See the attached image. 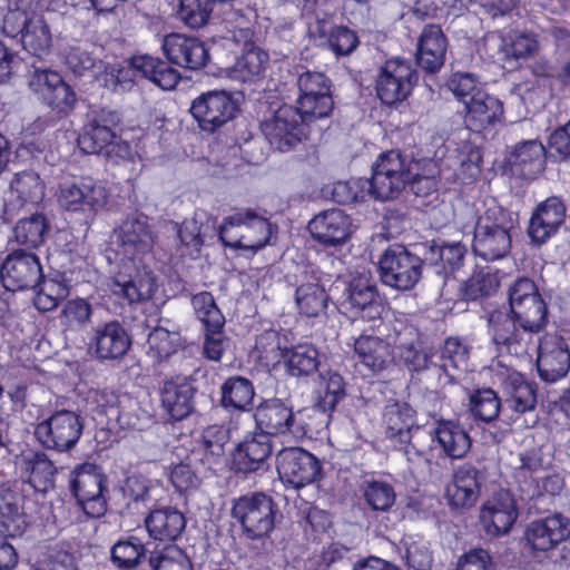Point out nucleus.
Instances as JSON below:
<instances>
[{
  "instance_id": "1",
  "label": "nucleus",
  "mask_w": 570,
  "mask_h": 570,
  "mask_svg": "<svg viewBox=\"0 0 570 570\" xmlns=\"http://www.w3.org/2000/svg\"><path fill=\"white\" fill-rule=\"evenodd\" d=\"M518 224V215L494 199L483 203L478 209L472 248L475 255L485 261L504 257L511 249L512 230Z\"/></svg>"
},
{
  "instance_id": "2",
  "label": "nucleus",
  "mask_w": 570,
  "mask_h": 570,
  "mask_svg": "<svg viewBox=\"0 0 570 570\" xmlns=\"http://www.w3.org/2000/svg\"><path fill=\"white\" fill-rule=\"evenodd\" d=\"M0 32L18 39L36 57L48 55L52 45L50 28L32 8V0H12L0 9Z\"/></svg>"
},
{
  "instance_id": "3",
  "label": "nucleus",
  "mask_w": 570,
  "mask_h": 570,
  "mask_svg": "<svg viewBox=\"0 0 570 570\" xmlns=\"http://www.w3.org/2000/svg\"><path fill=\"white\" fill-rule=\"evenodd\" d=\"M218 235L227 247L256 253L269 243L273 226L256 212L243 209L224 218Z\"/></svg>"
},
{
  "instance_id": "4",
  "label": "nucleus",
  "mask_w": 570,
  "mask_h": 570,
  "mask_svg": "<svg viewBox=\"0 0 570 570\" xmlns=\"http://www.w3.org/2000/svg\"><path fill=\"white\" fill-rule=\"evenodd\" d=\"M414 166L416 164L399 150L382 153L372 165L371 198L386 202L399 197L413 179Z\"/></svg>"
},
{
  "instance_id": "5",
  "label": "nucleus",
  "mask_w": 570,
  "mask_h": 570,
  "mask_svg": "<svg viewBox=\"0 0 570 570\" xmlns=\"http://www.w3.org/2000/svg\"><path fill=\"white\" fill-rule=\"evenodd\" d=\"M470 346L458 337H450L444 342L439 362L434 356L424 352L407 351L404 356L406 363L414 371L429 370L438 377L439 385L445 386L454 381V373L451 371L464 372L469 367Z\"/></svg>"
},
{
  "instance_id": "6",
  "label": "nucleus",
  "mask_w": 570,
  "mask_h": 570,
  "mask_svg": "<svg viewBox=\"0 0 570 570\" xmlns=\"http://www.w3.org/2000/svg\"><path fill=\"white\" fill-rule=\"evenodd\" d=\"M277 505L274 500L262 492L249 493L234 501L233 518L239 522L249 539L267 535L274 528Z\"/></svg>"
},
{
  "instance_id": "7",
  "label": "nucleus",
  "mask_w": 570,
  "mask_h": 570,
  "mask_svg": "<svg viewBox=\"0 0 570 570\" xmlns=\"http://www.w3.org/2000/svg\"><path fill=\"white\" fill-rule=\"evenodd\" d=\"M236 24L228 30L226 40L233 41L244 50L229 70L232 79L248 82L262 78L268 66V55L252 42L253 30L249 21L239 16Z\"/></svg>"
},
{
  "instance_id": "8",
  "label": "nucleus",
  "mask_w": 570,
  "mask_h": 570,
  "mask_svg": "<svg viewBox=\"0 0 570 570\" xmlns=\"http://www.w3.org/2000/svg\"><path fill=\"white\" fill-rule=\"evenodd\" d=\"M509 305L520 327L538 333L546 326L547 305L530 278H519L510 286Z\"/></svg>"
},
{
  "instance_id": "9",
  "label": "nucleus",
  "mask_w": 570,
  "mask_h": 570,
  "mask_svg": "<svg viewBox=\"0 0 570 570\" xmlns=\"http://www.w3.org/2000/svg\"><path fill=\"white\" fill-rule=\"evenodd\" d=\"M82 431L83 420L78 413L58 410L37 424L35 435L46 449L62 453L77 445Z\"/></svg>"
},
{
  "instance_id": "10",
  "label": "nucleus",
  "mask_w": 570,
  "mask_h": 570,
  "mask_svg": "<svg viewBox=\"0 0 570 570\" xmlns=\"http://www.w3.org/2000/svg\"><path fill=\"white\" fill-rule=\"evenodd\" d=\"M313 121L297 107L284 105L263 121L262 131L275 149L288 151L306 137V127Z\"/></svg>"
},
{
  "instance_id": "11",
  "label": "nucleus",
  "mask_w": 570,
  "mask_h": 570,
  "mask_svg": "<svg viewBox=\"0 0 570 570\" xmlns=\"http://www.w3.org/2000/svg\"><path fill=\"white\" fill-rule=\"evenodd\" d=\"M70 489L83 512L99 518L107 511L106 476L101 469L92 463L75 468L70 475Z\"/></svg>"
},
{
  "instance_id": "12",
  "label": "nucleus",
  "mask_w": 570,
  "mask_h": 570,
  "mask_svg": "<svg viewBox=\"0 0 570 570\" xmlns=\"http://www.w3.org/2000/svg\"><path fill=\"white\" fill-rule=\"evenodd\" d=\"M254 416L261 433L269 438L283 434L302 438L308 431L304 412L294 413L292 406L279 399H269L261 403Z\"/></svg>"
},
{
  "instance_id": "13",
  "label": "nucleus",
  "mask_w": 570,
  "mask_h": 570,
  "mask_svg": "<svg viewBox=\"0 0 570 570\" xmlns=\"http://www.w3.org/2000/svg\"><path fill=\"white\" fill-rule=\"evenodd\" d=\"M379 264L382 282L399 291L413 288L421 277L422 259L399 244L386 248Z\"/></svg>"
},
{
  "instance_id": "14",
  "label": "nucleus",
  "mask_w": 570,
  "mask_h": 570,
  "mask_svg": "<svg viewBox=\"0 0 570 570\" xmlns=\"http://www.w3.org/2000/svg\"><path fill=\"white\" fill-rule=\"evenodd\" d=\"M120 259L136 261L149 254L157 239V234L149 218L144 214H131L126 217L115 232Z\"/></svg>"
},
{
  "instance_id": "15",
  "label": "nucleus",
  "mask_w": 570,
  "mask_h": 570,
  "mask_svg": "<svg viewBox=\"0 0 570 570\" xmlns=\"http://www.w3.org/2000/svg\"><path fill=\"white\" fill-rule=\"evenodd\" d=\"M419 79L410 61L394 58L385 61L376 77V94L383 104L393 105L403 101Z\"/></svg>"
},
{
  "instance_id": "16",
  "label": "nucleus",
  "mask_w": 570,
  "mask_h": 570,
  "mask_svg": "<svg viewBox=\"0 0 570 570\" xmlns=\"http://www.w3.org/2000/svg\"><path fill=\"white\" fill-rule=\"evenodd\" d=\"M41 279L43 273L40 259L32 252L13 250L1 263L0 281L8 291L33 289Z\"/></svg>"
},
{
  "instance_id": "17",
  "label": "nucleus",
  "mask_w": 570,
  "mask_h": 570,
  "mask_svg": "<svg viewBox=\"0 0 570 570\" xmlns=\"http://www.w3.org/2000/svg\"><path fill=\"white\" fill-rule=\"evenodd\" d=\"M237 111L232 96L225 90H212L195 98L190 114L203 131L214 132L228 121Z\"/></svg>"
},
{
  "instance_id": "18",
  "label": "nucleus",
  "mask_w": 570,
  "mask_h": 570,
  "mask_svg": "<svg viewBox=\"0 0 570 570\" xmlns=\"http://www.w3.org/2000/svg\"><path fill=\"white\" fill-rule=\"evenodd\" d=\"M277 472L284 483L303 488L321 475V462L302 448H286L277 454Z\"/></svg>"
},
{
  "instance_id": "19",
  "label": "nucleus",
  "mask_w": 570,
  "mask_h": 570,
  "mask_svg": "<svg viewBox=\"0 0 570 570\" xmlns=\"http://www.w3.org/2000/svg\"><path fill=\"white\" fill-rule=\"evenodd\" d=\"M297 108L313 120L324 118L333 109L328 79L322 72L305 71L297 80Z\"/></svg>"
},
{
  "instance_id": "20",
  "label": "nucleus",
  "mask_w": 570,
  "mask_h": 570,
  "mask_svg": "<svg viewBox=\"0 0 570 570\" xmlns=\"http://www.w3.org/2000/svg\"><path fill=\"white\" fill-rule=\"evenodd\" d=\"M131 346V340L118 321L92 326L88 334V350L97 360L115 361L124 357Z\"/></svg>"
},
{
  "instance_id": "21",
  "label": "nucleus",
  "mask_w": 570,
  "mask_h": 570,
  "mask_svg": "<svg viewBox=\"0 0 570 570\" xmlns=\"http://www.w3.org/2000/svg\"><path fill=\"white\" fill-rule=\"evenodd\" d=\"M488 332L501 352L522 355L528 352L533 333L520 327L512 314L493 311L488 318Z\"/></svg>"
},
{
  "instance_id": "22",
  "label": "nucleus",
  "mask_w": 570,
  "mask_h": 570,
  "mask_svg": "<svg viewBox=\"0 0 570 570\" xmlns=\"http://www.w3.org/2000/svg\"><path fill=\"white\" fill-rule=\"evenodd\" d=\"M58 202L69 212L92 213L105 206L107 191L100 183L81 178L61 184Z\"/></svg>"
},
{
  "instance_id": "23",
  "label": "nucleus",
  "mask_w": 570,
  "mask_h": 570,
  "mask_svg": "<svg viewBox=\"0 0 570 570\" xmlns=\"http://www.w3.org/2000/svg\"><path fill=\"white\" fill-rule=\"evenodd\" d=\"M107 287L115 298L134 305L153 299L158 291V282L151 269L142 267L132 275L120 273L109 278Z\"/></svg>"
},
{
  "instance_id": "24",
  "label": "nucleus",
  "mask_w": 570,
  "mask_h": 570,
  "mask_svg": "<svg viewBox=\"0 0 570 570\" xmlns=\"http://www.w3.org/2000/svg\"><path fill=\"white\" fill-rule=\"evenodd\" d=\"M483 479L482 471L474 464L459 465L445 488L448 504L460 510L472 508L480 497Z\"/></svg>"
},
{
  "instance_id": "25",
  "label": "nucleus",
  "mask_w": 570,
  "mask_h": 570,
  "mask_svg": "<svg viewBox=\"0 0 570 570\" xmlns=\"http://www.w3.org/2000/svg\"><path fill=\"white\" fill-rule=\"evenodd\" d=\"M519 511L514 497L509 491H499L480 509V522L488 535L507 534L517 521Z\"/></svg>"
},
{
  "instance_id": "26",
  "label": "nucleus",
  "mask_w": 570,
  "mask_h": 570,
  "mask_svg": "<svg viewBox=\"0 0 570 570\" xmlns=\"http://www.w3.org/2000/svg\"><path fill=\"white\" fill-rule=\"evenodd\" d=\"M161 48L169 62L190 70L205 67L209 59L202 40L181 33L165 36Z\"/></svg>"
},
{
  "instance_id": "27",
  "label": "nucleus",
  "mask_w": 570,
  "mask_h": 570,
  "mask_svg": "<svg viewBox=\"0 0 570 570\" xmlns=\"http://www.w3.org/2000/svg\"><path fill=\"white\" fill-rule=\"evenodd\" d=\"M538 371L541 379L554 383L566 376L570 368V352L562 337L546 334L538 346Z\"/></svg>"
},
{
  "instance_id": "28",
  "label": "nucleus",
  "mask_w": 570,
  "mask_h": 570,
  "mask_svg": "<svg viewBox=\"0 0 570 570\" xmlns=\"http://www.w3.org/2000/svg\"><path fill=\"white\" fill-rule=\"evenodd\" d=\"M567 207L561 198L552 196L539 203L529 220L528 235L532 243L544 244L564 223Z\"/></svg>"
},
{
  "instance_id": "29",
  "label": "nucleus",
  "mask_w": 570,
  "mask_h": 570,
  "mask_svg": "<svg viewBox=\"0 0 570 570\" xmlns=\"http://www.w3.org/2000/svg\"><path fill=\"white\" fill-rule=\"evenodd\" d=\"M570 537V521L560 513L529 523L525 540L533 551H549Z\"/></svg>"
},
{
  "instance_id": "30",
  "label": "nucleus",
  "mask_w": 570,
  "mask_h": 570,
  "mask_svg": "<svg viewBox=\"0 0 570 570\" xmlns=\"http://www.w3.org/2000/svg\"><path fill=\"white\" fill-rule=\"evenodd\" d=\"M346 302L361 318L367 322L381 318L384 309L375 283L367 273H362L350 282L346 288Z\"/></svg>"
},
{
  "instance_id": "31",
  "label": "nucleus",
  "mask_w": 570,
  "mask_h": 570,
  "mask_svg": "<svg viewBox=\"0 0 570 570\" xmlns=\"http://www.w3.org/2000/svg\"><path fill=\"white\" fill-rule=\"evenodd\" d=\"M484 46L491 57L502 61L524 59L533 55L538 48L535 38L523 32H492L485 37Z\"/></svg>"
},
{
  "instance_id": "32",
  "label": "nucleus",
  "mask_w": 570,
  "mask_h": 570,
  "mask_svg": "<svg viewBox=\"0 0 570 570\" xmlns=\"http://www.w3.org/2000/svg\"><path fill=\"white\" fill-rule=\"evenodd\" d=\"M314 239L326 246L344 243L352 233V219L343 210L333 208L316 215L308 223Z\"/></svg>"
},
{
  "instance_id": "33",
  "label": "nucleus",
  "mask_w": 570,
  "mask_h": 570,
  "mask_svg": "<svg viewBox=\"0 0 570 570\" xmlns=\"http://www.w3.org/2000/svg\"><path fill=\"white\" fill-rule=\"evenodd\" d=\"M432 442H435L445 456L452 460L463 459L471 449V438L465 429L453 420H438L430 431Z\"/></svg>"
},
{
  "instance_id": "34",
  "label": "nucleus",
  "mask_w": 570,
  "mask_h": 570,
  "mask_svg": "<svg viewBox=\"0 0 570 570\" xmlns=\"http://www.w3.org/2000/svg\"><path fill=\"white\" fill-rule=\"evenodd\" d=\"M272 454L271 438L263 433L254 434L240 442L233 453V468L239 473L263 470Z\"/></svg>"
},
{
  "instance_id": "35",
  "label": "nucleus",
  "mask_w": 570,
  "mask_h": 570,
  "mask_svg": "<svg viewBox=\"0 0 570 570\" xmlns=\"http://www.w3.org/2000/svg\"><path fill=\"white\" fill-rule=\"evenodd\" d=\"M17 465L21 475L37 492L46 493L53 488L57 469L53 462L41 451L23 452Z\"/></svg>"
},
{
  "instance_id": "36",
  "label": "nucleus",
  "mask_w": 570,
  "mask_h": 570,
  "mask_svg": "<svg viewBox=\"0 0 570 570\" xmlns=\"http://www.w3.org/2000/svg\"><path fill=\"white\" fill-rule=\"evenodd\" d=\"M149 537L156 541H175L186 527L184 514L176 508L163 507L151 510L145 518Z\"/></svg>"
},
{
  "instance_id": "37",
  "label": "nucleus",
  "mask_w": 570,
  "mask_h": 570,
  "mask_svg": "<svg viewBox=\"0 0 570 570\" xmlns=\"http://www.w3.org/2000/svg\"><path fill=\"white\" fill-rule=\"evenodd\" d=\"M446 39L439 26H426L419 39L417 65L428 72H436L444 63Z\"/></svg>"
},
{
  "instance_id": "38",
  "label": "nucleus",
  "mask_w": 570,
  "mask_h": 570,
  "mask_svg": "<svg viewBox=\"0 0 570 570\" xmlns=\"http://www.w3.org/2000/svg\"><path fill=\"white\" fill-rule=\"evenodd\" d=\"M303 278L295 291V302L302 314L307 317H317L325 312L328 296L314 269H305Z\"/></svg>"
},
{
  "instance_id": "39",
  "label": "nucleus",
  "mask_w": 570,
  "mask_h": 570,
  "mask_svg": "<svg viewBox=\"0 0 570 570\" xmlns=\"http://www.w3.org/2000/svg\"><path fill=\"white\" fill-rule=\"evenodd\" d=\"M546 148L538 140H527L515 146L510 156V166L514 175L532 179L544 168Z\"/></svg>"
},
{
  "instance_id": "40",
  "label": "nucleus",
  "mask_w": 570,
  "mask_h": 570,
  "mask_svg": "<svg viewBox=\"0 0 570 570\" xmlns=\"http://www.w3.org/2000/svg\"><path fill=\"white\" fill-rule=\"evenodd\" d=\"M136 76H141L164 90H171L180 79L179 72L158 58L141 55L135 56L129 61Z\"/></svg>"
},
{
  "instance_id": "41",
  "label": "nucleus",
  "mask_w": 570,
  "mask_h": 570,
  "mask_svg": "<svg viewBox=\"0 0 570 570\" xmlns=\"http://www.w3.org/2000/svg\"><path fill=\"white\" fill-rule=\"evenodd\" d=\"M22 497L6 485H0V530L9 537L20 535L27 527Z\"/></svg>"
},
{
  "instance_id": "42",
  "label": "nucleus",
  "mask_w": 570,
  "mask_h": 570,
  "mask_svg": "<svg viewBox=\"0 0 570 570\" xmlns=\"http://www.w3.org/2000/svg\"><path fill=\"white\" fill-rule=\"evenodd\" d=\"M414 415L415 411L407 403H389L383 414L387 438L396 439L400 444L409 443L413 430L419 429L415 425Z\"/></svg>"
},
{
  "instance_id": "43",
  "label": "nucleus",
  "mask_w": 570,
  "mask_h": 570,
  "mask_svg": "<svg viewBox=\"0 0 570 570\" xmlns=\"http://www.w3.org/2000/svg\"><path fill=\"white\" fill-rule=\"evenodd\" d=\"M466 117L465 121L469 127L475 130H481L500 121L503 115L501 101L482 91L476 94L474 98H470L465 105Z\"/></svg>"
},
{
  "instance_id": "44",
  "label": "nucleus",
  "mask_w": 570,
  "mask_h": 570,
  "mask_svg": "<svg viewBox=\"0 0 570 570\" xmlns=\"http://www.w3.org/2000/svg\"><path fill=\"white\" fill-rule=\"evenodd\" d=\"M194 387L186 380L168 381L161 390V403L174 420H183L193 410Z\"/></svg>"
},
{
  "instance_id": "45",
  "label": "nucleus",
  "mask_w": 570,
  "mask_h": 570,
  "mask_svg": "<svg viewBox=\"0 0 570 570\" xmlns=\"http://www.w3.org/2000/svg\"><path fill=\"white\" fill-rule=\"evenodd\" d=\"M508 405L518 413L534 410L537 394L533 385L518 372H509L502 382Z\"/></svg>"
},
{
  "instance_id": "46",
  "label": "nucleus",
  "mask_w": 570,
  "mask_h": 570,
  "mask_svg": "<svg viewBox=\"0 0 570 570\" xmlns=\"http://www.w3.org/2000/svg\"><path fill=\"white\" fill-rule=\"evenodd\" d=\"M466 247L461 242L433 244L425 254V259L435 267L436 273L452 274L464 262Z\"/></svg>"
},
{
  "instance_id": "47",
  "label": "nucleus",
  "mask_w": 570,
  "mask_h": 570,
  "mask_svg": "<svg viewBox=\"0 0 570 570\" xmlns=\"http://www.w3.org/2000/svg\"><path fill=\"white\" fill-rule=\"evenodd\" d=\"M354 351L360 362L372 371H381L391 360L390 345L380 337L361 335L354 342Z\"/></svg>"
},
{
  "instance_id": "48",
  "label": "nucleus",
  "mask_w": 570,
  "mask_h": 570,
  "mask_svg": "<svg viewBox=\"0 0 570 570\" xmlns=\"http://www.w3.org/2000/svg\"><path fill=\"white\" fill-rule=\"evenodd\" d=\"M316 394L315 407L323 413L332 412L345 396L343 377L332 371L322 373L318 379Z\"/></svg>"
},
{
  "instance_id": "49",
  "label": "nucleus",
  "mask_w": 570,
  "mask_h": 570,
  "mask_svg": "<svg viewBox=\"0 0 570 570\" xmlns=\"http://www.w3.org/2000/svg\"><path fill=\"white\" fill-rule=\"evenodd\" d=\"M283 360L287 371L293 376L308 375L320 365V354L315 346L308 343L286 348Z\"/></svg>"
},
{
  "instance_id": "50",
  "label": "nucleus",
  "mask_w": 570,
  "mask_h": 570,
  "mask_svg": "<svg viewBox=\"0 0 570 570\" xmlns=\"http://www.w3.org/2000/svg\"><path fill=\"white\" fill-rule=\"evenodd\" d=\"M11 196L16 197L18 205L38 204L45 194L43 184L39 175L32 170L14 175L10 183Z\"/></svg>"
},
{
  "instance_id": "51",
  "label": "nucleus",
  "mask_w": 570,
  "mask_h": 570,
  "mask_svg": "<svg viewBox=\"0 0 570 570\" xmlns=\"http://www.w3.org/2000/svg\"><path fill=\"white\" fill-rule=\"evenodd\" d=\"M180 344V334L177 331L156 326L147 338V355L154 362H161L176 353Z\"/></svg>"
},
{
  "instance_id": "52",
  "label": "nucleus",
  "mask_w": 570,
  "mask_h": 570,
  "mask_svg": "<svg viewBox=\"0 0 570 570\" xmlns=\"http://www.w3.org/2000/svg\"><path fill=\"white\" fill-rule=\"evenodd\" d=\"M48 223L42 214H32L18 220L13 234L17 243L27 248H37L45 242Z\"/></svg>"
},
{
  "instance_id": "53",
  "label": "nucleus",
  "mask_w": 570,
  "mask_h": 570,
  "mask_svg": "<svg viewBox=\"0 0 570 570\" xmlns=\"http://www.w3.org/2000/svg\"><path fill=\"white\" fill-rule=\"evenodd\" d=\"M253 397V384L244 377H230L222 387V402L225 407L245 410L250 405Z\"/></svg>"
},
{
  "instance_id": "54",
  "label": "nucleus",
  "mask_w": 570,
  "mask_h": 570,
  "mask_svg": "<svg viewBox=\"0 0 570 570\" xmlns=\"http://www.w3.org/2000/svg\"><path fill=\"white\" fill-rule=\"evenodd\" d=\"M146 556L145 544L136 537L119 540L111 548L112 562L122 569L136 568Z\"/></svg>"
},
{
  "instance_id": "55",
  "label": "nucleus",
  "mask_w": 570,
  "mask_h": 570,
  "mask_svg": "<svg viewBox=\"0 0 570 570\" xmlns=\"http://www.w3.org/2000/svg\"><path fill=\"white\" fill-rule=\"evenodd\" d=\"M286 338L276 330H267L259 334L255 343V352L261 361L275 364L283 360Z\"/></svg>"
},
{
  "instance_id": "56",
  "label": "nucleus",
  "mask_w": 570,
  "mask_h": 570,
  "mask_svg": "<svg viewBox=\"0 0 570 570\" xmlns=\"http://www.w3.org/2000/svg\"><path fill=\"white\" fill-rule=\"evenodd\" d=\"M366 503L375 511H387L395 502V491L392 484L381 480H366L362 484Z\"/></svg>"
},
{
  "instance_id": "57",
  "label": "nucleus",
  "mask_w": 570,
  "mask_h": 570,
  "mask_svg": "<svg viewBox=\"0 0 570 570\" xmlns=\"http://www.w3.org/2000/svg\"><path fill=\"white\" fill-rule=\"evenodd\" d=\"M116 136L114 129L88 119L83 132L79 137V145L87 154H99Z\"/></svg>"
},
{
  "instance_id": "58",
  "label": "nucleus",
  "mask_w": 570,
  "mask_h": 570,
  "mask_svg": "<svg viewBox=\"0 0 570 570\" xmlns=\"http://www.w3.org/2000/svg\"><path fill=\"white\" fill-rule=\"evenodd\" d=\"M403 558L412 570H430L433 557L429 543L421 538L406 537L402 540Z\"/></svg>"
},
{
  "instance_id": "59",
  "label": "nucleus",
  "mask_w": 570,
  "mask_h": 570,
  "mask_svg": "<svg viewBox=\"0 0 570 570\" xmlns=\"http://www.w3.org/2000/svg\"><path fill=\"white\" fill-rule=\"evenodd\" d=\"M149 563L154 570H193L190 559L176 544H169L150 556Z\"/></svg>"
},
{
  "instance_id": "60",
  "label": "nucleus",
  "mask_w": 570,
  "mask_h": 570,
  "mask_svg": "<svg viewBox=\"0 0 570 570\" xmlns=\"http://www.w3.org/2000/svg\"><path fill=\"white\" fill-rule=\"evenodd\" d=\"M215 4V0H180L179 19L193 29L202 28L208 22Z\"/></svg>"
},
{
  "instance_id": "61",
  "label": "nucleus",
  "mask_w": 570,
  "mask_h": 570,
  "mask_svg": "<svg viewBox=\"0 0 570 570\" xmlns=\"http://www.w3.org/2000/svg\"><path fill=\"white\" fill-rule=\"evenodd\" d=\"M191 304L198 320L204 324L205 328H223L225 317L210 293L202 292L194 295Z\"/></svg>"
},
{
  "instance_id": "62",
  "label": "nucleus",
  "mask_w": 570,
  "mask_h": 570,
  "mask_svg": "<svg viewBox=\"0 0 570 570\" xmlns=\"http://www.w3.org/2000/svg\"><path fill=\"white\" fill-rule=\"evenodd\" d=\"M500 400L491 389L478 390L470 397V411L473 416L484 422H491L500 412Z\"/></svg>"
},
{
  "instance_id": "63",
  "label": "nucleus",
  "mask_w": 570,
  "mask_h": 570,
  "mask_svg": "<svg viewBox=\"0 0 570 570\" xmlns=\"http://www.w3.org/2000/svg\"><path fill=\"white\" fill-rule=\"evenodd\" d=\"M91 305L85 298L69 299L61 311L60 322L68 330H81L90 322Z\"/></svg>"
},
{
  "instance_id": "64",
  "label": "nucleus",
  "mask_w": 570,
  "mask_h": 570,
  "mask_svg": "<svg viewBox=\"0 0 570 570\" xmlns=\"http://www.w3.org/2000/svg\"><path fill=\"white\" fill-rule=\"evenodd\" d=\"M333 199L338 204H353L371 197L368 179L356 178L347 181H337L333 187Z\"/></svg>"
}]
</instances>
